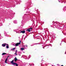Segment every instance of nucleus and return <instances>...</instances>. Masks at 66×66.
Segmentation results:
<instances>
[{
	"label": "nucleus",
	"mask_w": 66,
	"mask_h": 66,
	"mask_svg": "<svg viewBox=\"0 0 66 66\" xmlns=\"http://www.w3.org/2000/svg\"><path fill=\"white\" fill-rule=\"evenodd\" d=\"M20 33H23V34H24V33H25V31L24 30L23 31H21L20 32Z\"/></svg>",
	"instance_id": "20e7f679"
},
{
	"label": "nucleus",
	"mask_w": 66,
	"mask_h": 66,
	"mask_svg": "<svg viewBox=\"0 0 66 66\" xmlns=\"http://www.w3.org/2000/svg\"><path fill=\"white\" fill-rule=\"evenodd\" d=\"M6 45V44H2V46L3 47H5V45Z\"/></svg>",
	"instance_id": "39448f33"
},
{
	"label": "nucleus",
	"mask_w": 66,
	"mask_h": 66,
	"mask_svg": "<svg viewBox=\"0 0 66 66\" xmlns=\"http://www.w3.org/2000/svg\"><path fill=\"white\" fill-rule=\"evenodd\" d=\"M15 48H13V49H12V50H15Z\"/></svg>",
	"instance_id": "f8f14e48"
},
{
	"label": "nucleus",
	"mask_w": 66,
	"mask_h": 66,
	"mask_svg": "<svg viewBox=\"0 0 66 66\" xmlns=\"http://www.w3.org/2000/svg\"><path fill=\"white\" fill-rule=\"evenodd\" d=\"M26 46H27V45H26Z\"/></svg>",
	"instance_id": "2eb2a0df"
},
{
	"label": "nucleus",
	"mask_w": 66,
	"mask_h": 66,
	"mask_svg": "<svg viewBox=\"0 0 66 66\" xmlns=\"http://www.w3.org/2000/svg\"><path fill=\"white\" fill-rule=\"evenodd\" d=\"M14 60H12V61H11V63L12 65H16V66H18V64H17V63H14Z\"/></svg>",
	"instance_id": "f257e3e1"
},
{
	"label": "nucleus",
	"mask_w": 66,
	"mask_h": 66,
	"mask_svg": "<svg viewBox=\"0 0 66 66\" xmlns=\"http://www.w3.org/2000/svg\"><path fill=\"white\" fill-rule=\"evenodd\" d=\"M5 54H6V53H4L2 54V55H5Z\"/></svg>",
	"instance_id": "1a4fd4ad"
},
{
	"label": "nucleus",
	"mask_w": 66,
	"mask_h": 66,
	"mask_svg": "<svg viewBox=\"0 0 66 66\" xmlns=\"http://www.w3.org/2000/svg\"><path fill=\"white\" fill-rule=\"evenodd\" d=\"M15 54L16 55H17V53H15Z\"/></svg>",
	"instance_id": "9b49d317"
},
{
	"label": "nucleus",
	"mask_w": 66,
	"mask_h": 66,
	"mask_svg": "<svg viewBox=\"0 0 66 66\" xmlns=\"http://www.w3.org/2000/svg\"><path fill=\"white\" fill-rule=\"evenodd\" d=\"M6 45H7L6 46V48H9V44H6Z\"/></svg>",
	"instance_id": "423d86ee"
},
{
	"label": "nucleus",
	"mask_w": 66,
	"mask_h": 66,
	"mask_svg": "<svg viewBox=\"0 0 66 66\" xmlns=\"http://www.w3.org/2000/svg\"><path fill=\"white\" fill-rule=\"evenodd\" d=\"M20 44H21V41L20 40V43H18L15 44V46H18Z\"/></svg>",
	"instance_id": "f03ea898"
},
{
	"label": "nucleus",
	"mask_w": 66,
	"mask_h": 66,
	"mask_svg": "<svg viewBox=\"0 0 66 66\" xmlns=\"http://www.w3.org/2000/svg\"><path fill=\"white\" fill-rule=\"evenodd\" d=\"M17 50H16V51L15 52V53H17Z\"/></svg>",
	"instance_id": "ddd939ff"
},
{
	"label": "nucleus",
	"mask_w": 66,
	"mask_h": 66,
	"mask_svg": "<svg viewBox=\"0 0 66 66\" xmlns=\"http://www.w3.org/2000/svg\"><path fill=\"white\" fill-rule=\"evenodd\" d=\"M31 66V65H30V66Z\"/></svg>",
	"instance_id": "dca6fc26"
},
{
	"label": "nucleus",
	"mask_w": 66,
	"mask_h": 66,
	"mask_svg": "<svg viewBox=\"0 0 66 66\" xmlns=\"http://www.w3.org/2000/svg\"><path fill=\"white\" fill-rule=\"evenodd\" d=\"M61 66H64L63 65H62Z\"/></svg>",
	"instance_id": "4468645a"
},
{
	"label": "nucleus",
	"mask_w": 66,
	"mask_h": 66,
	"mask_svg": "<svg viewBox=\"0 0 66 66\" xmlns=\"http://www.w3.org/2000/svg\"><path fill=\"white\" fill-rule=\"evenodd\" d=\"M32 29V28H30L28 29V30H27L26 31H28V32H30L31 31V30Z\"/></svg>",
	"instance_id": "7ed1b4c3"
},
{
	"label": "nucleus",
	"mask_w": 66,
	"mask_h": 66,
	"mask_svg": "<svg viewBox=\"0 0 66 66\" xmlns=\"http://www.w3.org/2000/svg\"><path fill=\"white\" fill-rule=\"evenodd\" d=\"M17 58H16V57H15V60H14V61L15 62H16L17 61Z\"/></svg>",
	"instance_id": "0eeeda50"
},
{
	"label": "nucleus",
	"mask_w": 66,
	"mask_h": 66,
	"mask_svg": "<svg viewBox=\"0 0 66 66\" xmlns=\"http://www.w3.org/2000/svg\"><path fill=\"white\" fill-rule=\"evenodd\" d=\"M7 58H6L5 60V62L6 63H7L6 62H7Z\"/></svg>",
	"instance_id": "6e6552de"
},
{
	"label": "nucleus",
	"mask_w": 66,
	"mask_h": 66,
	"mask_svg": "<svg viewBox=\"0 0 66 66\" xmlns=\"http://www.w3.org/2000/svg\"><path fill=\"white\" fill-rule=\"evenodd\" d=\"M24 48H21V50H22V51L23 50H24Z\"/></svg>",
	"instance_id": "9d476101"
}]
</instances>
